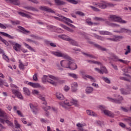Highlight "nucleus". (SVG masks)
<instances>
[{"label": "nucleus", "instance_id": "41", "mask_svg": "<svg viewBox=\"0 0 131 131\" xmlns=\"http://www.w3.org/2000/svg\"><path fill=\"white\" fill-rule=\"evenodd\" d=\"M122 38V36H115L114 38V41H118L119 39H121Z\"/></svg>", "mask_w": 131, "mask_h": 131}, {"label": "nucleus", "instance_id": "28", "mask_svg": "<svg viewBox=\"0 0 131 131\" xmlns=\"http://www.w3.org/2000/svg\"><path fill=\"white\" fill-rule=\"evenodd\" d=\"M86 113H87L88 115H90V116H97V114L96 113H94V112H93V111L87 110Z\"/></svg>", "mask_w": 131, "mask_h": 131}, {"label": "nucleus", "instance_id": "18", "mask_svg": "<svg viewBox=\"0 0 131 131\" xmlns=\"http://www.w3.org/2000/svg\"><path fill=\"white\" fill-rule=\"evenodd\" d=\"M54 2L57 6H64V5H66V2L61 0H54Z\"/></svg>", "mask_w": 131, "mask_h": 131}, {"label": "nucleus", "instance_id": "58", "mask_svg": "<svg viewBox=\"0 0 131 131\" xmlns=\"http://www.w3.org/2000/svg\"><path fill=\"white\" fill-rule=\"evenodd\" d=\"M40 121H41V122H42V123H47V122H48V120H47L43 118H41L40 119Z\"/></svg>", "mask_w": 131, "mask_h": 131}, {"label": "nucleus", "instance_id": "14", "mask_svg": "<svg viewBox=\"0 0 131 131\" xmlns=\"http://www.w3.org/2000/svg\"><path fill=\"white\" fill-rule=\"evenodd\" d=\"M30 107L31 108L33 113L34 114H37V107L33 105L32 103H30Z\"/></svg>", "mask_w": 131, "mask_h": 131}, {"label": "nucleus", "instance_id": "6", "mask_svg": "<svg viewBox=\"0 0 131 131\" xmlns=\"http://www.w3.org/2000/svg\"><path fill=\"white\" fill-rule=\"evenodd\" d=\"M10 43L13 46V48L15 51L16 52H20V50L21 49V45L20 44L12 41H10Z\"/></svg>", "mask_w": 131, "mask_h": 131}, {"label": "nucleus", "instance_id": "55", "mask_svg": "<svg viewBox=\"0 0 131 131\" xmlns=\"http://www.w3.org/2000/svg\"><path fill=\"white\" fill-rule=\"evenodd\" d=\"M16 113H17L18 116H20V117H24V116H23V114H22V113H21L20 111H17Z\"/></svg>", "mask_w": 131, "mask_h": 131}, {"label": "nucleus", "instance_id": "26", "mask_svg": "<svg viewBox=\"0 0 131 131\" xmlns=\"http://www.w3.org/2000/svg\"><path fill=\"white\" fill-rule=\"evenodd\" d=\"M18 14L20 15V16H22V17H26V18H30V15L24 12H18Z\"/></svg>", "mask_w": 131, "mask_h": 131}, {"label": "nucleus", "instance_id": "17", "mask_svg": "<svg viewBox=\"0 0 131 131\" xmlns=\"http://www.w3.org/2000/svg\"><path fill=\"white\" fill-rule=\"evenodd\" d=\"M105 24H107V25H108V26H111L112 27H119L120 26L119 25L110 23V21L108 20L105 21Z\"/></svg>", "mask_w": 131, "mask_h": 131}, {"label": "nucleus", "instance_id": "42", "mask_svg": "<svg viewBox=\"0 0 131 131\" xmlns=\"http://www.w3.org/2000/svg\"><path fill=\"white\" fill-rule=\"evenodd\" d=\"M94 37H95L96 38H97V39H100V40H104V37L99 36L96 34H94Z\"/></svg>", "mask_w": 131, "mask_h": 131}, {"label": "nucleus", "instance_id": "63", "mask_svg": "<svg viewBox=\"0 0 131 131\" xmlns=\"http://www.w3.org/2000/svg\"><path fill=\"white\" fill-rule=\"evenodd\" d=\"M83 55H85V56H86L87 57H89V58H94L93 55H92L91 54L83 53Z\"/></svg>", "mask_w": 131, "mask_h": 131}, {"label": "nucleus", "instance_id": "27", "mask_svg": "<svg viewBox=\"0 0 131 131\" xmlns=\"http://www.w3.org/2000/svg\"><path fill=\"white\" fill-rule=\"evenodd\" d=\"M0 33L1 34H2V35H4V36H6V37H8V38H11V39H13V38H14L13 36L10 35L7 33H5L4 32H1Z\"/></svg>", "mask_w": 131, "mask_h": 131}, {"label": "nucleus", "instance_id": "13", "mask_svg": "<svg viewBox=\"0 0 131 131\" xmlns=\"http://www.w3.org/2000/svg\"><path fill=\"white\" fill-rule=\"evenodd\" d=\"M24 8L28 11H33V12H38V9H36L35 7H33L31 6H25Z\"/></svg>", "mask_w": 131, "mask_h": 131}, {"label": "nucleus", "instance_id": "43", "mask_svg": "<svg viewBox=\"0 0 131 131\" xmlns=\"http://www.w3.org/2000/svg\"><path fill=\"white\" fill-rule=\"evenodd\" d=\"M94 20L95 21H106L104 18L102 17H95L94 18Z\"/></svg>", "mask_w": 131, "mask_h": 131}, {"label": "nucleus", "instance_id": "45", "mask_svg": "<svg viewBox=\"0 0 131 131\" xmlns=\"http://www.w3.org/2000/svg\"><path fill=\"white\" fill-rule=\"evenodd\" d=\"M0 40H1L2 42H4V43H5L6 46H9V43L8 42V41H7V40L3 38V37H2V36H0Z\"/></svg>", "mask_w": 131, "mask_h": 131}, {"label": "nucleus", "instance_id": "36", "mask_svg": "<svg viewBox=\"0 0 131 131\" xmlns=\"http://www.w3.org/2000/svg\"><path fill=\"white\" fill-rule=\"evenodd\" d=\"M120 32L121 33H123V32H126L127 33V32H131V30L129 29H127L124 28H121L120 29Z\"/></svg>", "mask_w": 131, "mask_h": 131}, {"label": "nucleus", "instance_id": "48", "mask_svg": "<svg viewBox=\"0 0 131 131\" xmlns=\"http://www.w3.org/2000/svg\"><path fill=\"white\" fill-rule=\"evenodd\" d=\"M14 124L15 125V128H20L21 126L19 124V123H18V121H17V120L14 121Z\"/></svg>", "mask_w": 131, "mask_h": 131}, {"label": "nucleus", "instance_id": "57", "mask_svg": "<svg viewBox=\"0 0 131 131\" xmlns=\"http://www.w3.org/2000/svg\"><path fill=\"white\" fill-rule=\"evenodd\" d=\"M31 37H33L34 38H35V39H41V38L38 36H35V35H31Z\"/></svg>", "mask_w": 131, "mask_h": 131}, {"label": "nucleus", "instance_id": "44", "mask_svg": "<svg viewBox=\"0 0 131 131\" xmlns=\"http://www.w3.org/2000/svg\"><path fill=\"white\" fill-rule=\"evenodd\" d=\"M102 79L106 82V83H111L110 80L107 77H102Z\"/></svg>", "mask_w": 131, "mask_h": 131}, {"label": "nucleus", "instance_id": "60", "mask_svg": "<svg viewBox=\"0 0 131 131\" xmlns=\"http://www.w3.org/2000/svg\"><path fill=\"white\" fill-rule=\"evenodd\" d=\"M124 81H128V82H130V81H131V77H130V78L125 77Z\"/></svg>", "mask_w": 131, "mask_h": 131}, {"label": "nucleus", "instance_id": "61", "mask_svg": "<svg viewBox=\"0 0 131 131\" xmlns=\"http://www.w3.org/2000/svg\"><path fill=\"white\" fill-rule=\"evenodd\" d=\"M64 91L66 92H68V91H69V90H70V88H69V86H67V85H66L64 86Z\"/></svg>", "mask_w": 131, "mask_h": 131}, {"label": "nucleus", "instance_id": "20", "mask_svg": "<svg viewBox=\"0 0 131 131\" xmlns=\"http://www.w3.org/2000/svg\"><path fill=\"white\" fill-rule=\"evenodd\" d=\"M9 2L15 6H20V1L19 0H9Z\"/></svg>", "mask_w": 131, "mask_h": 131}, {"label": "nucleus", "instance_id": "10", "mask_svg": "<svg viewBox=\"0 0 131 131\" xmlns=\"http://www.w3.org/2000/svg\"><path fill=\"white\" fill-rule=\"evenodd\" d=\"M89 43H90V45H94V46L95 48H97V49H98L99 50H100L101 51H107V49H106V48H104L102 47V46L98 44H96L95 43V42L93 41H90Z\"/></svg>", "mask_w": 131, "mask_h": 131}, {"label": "nucleus", "instance_id": "47", "mask_svg": "<svg viewBox=\"0 0 131 131\" xmlns=\"http://www.w3.org/2000/svg\"><path fill=\"white\" fill-rule=\"evenodd\" d=\"M80 73L83 77V78H84V79H86V78H85V76L87 75L86 74H85V72H84V71H80Z\"/></svg>", "mask_w": 131, "mask_h": 131}, {"label": "nucleus", "instance_id": "7", "mask_svg": "<svg viewBox=\"0 0 131 131\" xmlns=\"http://www.w3.org/2000/svg\"><path fill=\"white\" fill-rule=\"evenodd\" d=\"M39 9L41 10V11H45V12H48L49 13H55V11H54L52 8L47 6H40Z\"/></svg>", "mask_w": 131, "mask_h": 131}, {"label": "nucleus", "instance_id": "23", "mask_svg": "<svg viewBox=\"0 0 131 131\" xmlns=\"http://www.w3.org/2000/svg\"><path fill=\"white\" fill-rule=\"evenodd\" d=\"M103 113H104L105 115L110 116V117H113V114L111 113V112L108 110H104Z\"/></svg>", "mask_w": 131, "mask_h": 131}, {"label": "nucleus", "instance_id": "59", "mask_svg": "<svg viewBox=\"0 0 131 131\" xmlns=\"http://www.w3.org/2000/svg\"><path fill=\"white\" fill-rule=\"evenodd\" d=\"M121 109L124 112H128V110H127V108H125L123 107V106H121Z\"/></svg>", "mask_w": 131, "mask_h": 131}, {"label": "nucleus", "instance_id": "5", "mask_svg": "<svg viewBox=\"0 0 131 131\" xmlns=\"http://www.w3.org/2000/svg\"><path fill=\"white\" fill-rule=\"evenodd\" d=\"M63 67V68H69L71 70H76V69H77V65H76V63L74 62L73 59L72 61H71V63L70 66L67 67V66L64 65Z\"/></svg>", "mask_w": 131, "mask_h": 131}, {"label": "nucleus", "instance_id": "56", "mask_svg": "<svg viewBox=\"0 0 131 131\" xmlns=\"http://www.w3.org/2000/svg\"><path fill=\"white\" fill-rule=\"evenodd\" d=\"M106 98L108 99V101L112 102V103H115V99H113V98L109 97H107Z\"/></svg>", "mask_w": 131, "mask_h": 131}, {"label": "nucleus", "instance_id": "64", "mask_svg": "<svg viewBox=\"0 0 131 131\" xmlns=\"http://www.w3.org/2000/svg\"><path fill=\"white\" fill-rule=\"evenodd\" d=\"M19 68L20 69H24V66L22 62H20V64H19Z\"/></svg>", "mask_w": 131, "mask_h": 131}, {"label": "nucleus", "instance_id": "22", "mask_svg": "<svg viewBox=\"0 0 131 131\" xmlns=\"http://www.w3.org/2000/svg\"><path fill=\"white\" fill-rule=\"evenodd\" d=\"M60 26L62 27V28H64V29H66V30H67L68 31H69L70 32L73 33L74 32V31L70 28H69L68 27L63 25L61 24Z\"/></svg>", "mask_w": 131, "mask_h": 131}, {"label": "nucleus", "instance_id": "3", "mask_svg": "<svg viewBox=\"0 0 131 131\" xmlns=\"http://www.w3.org/2000/svg\"><path fill=\"white\" fill-rule=\"evenodd\" d=\"M45 77H46L48 82H49V83L53 85H56L57 83L55 82V80L57 79V78L52 75L45 76Z\"/></svg>", "mask_w": 131, "mask_h": 131}, {"label": "nucleus", "instance_id": "38", "mask_svg": "<svg viewBox=\"0 0 131 131\" xmlns=\"http://www.w3.org/2000/svg\"><path fill=\"white\" fill-rule=\"evenodd\" d=\"M91 19L90 18H88L86 19V22L87 24L88 25H89L90 26H92L93 25V23L92 21H91Z\"/></svg>", "mask_w": 131, "mask_h": 131}, {"label": "nucleus", "instance_id": "25", "mask_svg": "<svg viewBox=\"0 0 131 131\" xmlns=\"http://www.w3.org/2000/svg\"><path fill=\"white\" fill-rule=\"evenodd\" d=\"M56 97L58 100H64V96L59 92L56 93Z\"/></svg>", "mask_w": 131, "mask_h": 131}, {"label": "nucleus", "instance_id": "62", "mask_svg": "<svg viewBox=\"0 0 131 131\" xmlns=\"http://www.w3.org/2000/svg\"><path fill=\"white\" fill-rule=\"evenodd\" d=\"M6 119H2L0 118V122H1V123H3V124H5V122H6Z\"/></svg>", "mask_w": 131, "mask_h": 131}, {"label": "nucleus", "instance_id": "32", "mask_svg": "<svg viewBox=\"0 0 131 131\" xmlns=\"http://www.w3.org/2000/svg\"><path fill=\"white\" fill-rule=\"evenodd\" d=\"M52 53L56 57H63V54L59 52H52Z\"/></svg>", "mask_w": 131, "mask_h": 131}, {"label": "nucleus", "instance_id": "49", "mask_svg": "<svg viewBox=\"0 0 131 131\" xmlns=\"http://www.w3.org/2000/svg\"><path fill=\"white\" fill-rule=\"evenodd\" d=\"M76 14L77 15H79V16H81L82 17H83L84 16H85L84 13H83L82 12H81V11H77L76 12Z\"/></svg>", "mask_w": 131, "mask_h": 131}, {"label": "nucleus", "instance_id": "29", "mask_svg": "<svg viewBox=\"0 0 131 131\" xmlns=\"http://www.w3.org/2000/svg\"><path fill=\"white\" fill-rule=\"evenodd\" d=\"M68 76H70V77H72L75 79H77V78H78V76H77V75L74 73H68Z\"/></svg>", "mask_w": 131, "mask_h": 131}, {"label": "nucleus", "instance_id": "51", "mask_svg": "<svg viewBox=\"0 0 131 131\" xmlns=\"http://www.w3.org/2000/svg\"><path fill=\"white\" fill-rule=\"evenodd\" d=\"M90 8H91V9H92V10H93L95 12H100V9L96 8L95 7L91 6Z\"/></svg>", "mask_w": 131, "mask_h": 131}, {"label": "nucleus", "instance_id": "33", "mask_svg": "<svg viewBox=\"0 0 131 131\" xmlns=\"http://www.w3.org/2000/svg\"><path fill=\"white\" fill-rule=\"evenodd\" d=\"M120 91L122 95H129V94H130V92H129V91L125 92V91L124 90V89L123 88L120 89Z\"/></svg>", "mask_w": 131, "mask_h": 131}, {"label": "nucleus", "instance_id": "37", "mask_svg": "<svg viewBox=\"0 0 131 131\" xmlns=\"http://www.w3.org/2000/svg\"><path fill=\"white\" fill-rule=\"evenodd\" d=\"M85 77L89 78L90 80H91V81H93V82H96V79H95V78L93 77V76L86 75L85 76Z\"/></svg>", "mask_w": 131, "mask_h": 131}, {"label": "nucleus", "instance_id": "12", "mask_svg": "<svg viewBox=\"0 0 131 131\" xmlns=\"http://www.w3.org/2000/svg\"><path fill=\"white\" fill-rule=\"evenodd\" d=\"M66 40H68V41H70V44L72 46H76V47L78 46V43H77V41H75V40H73L72 39L70 38H67L64 39Z\"/></svg>", "mask_w": 131, "mask_h": 131}, {"label": "nucleus", "instance_id": "40", "mask_svg": "<svg viewBox=\"0 0 131 131\" xmlns=\"http://www.w3.org/2000/svg\"><path fill=\"white\" fill-rule=\"evenodd\" d=\"M114 58L118 60V61H119V62H121V63H123V64H126V61L123 60L122 59H118V57L117 56L114 55Z\"/></svg>", "mask_w": 131, "mask_h": 131}, {"label": "nucleus", "instance_id": "53", "mask_svg": "<svg viewBox=\"0 0 131 131\" xmlns=\"http://www.w3.org/2000/svg\"><path fill=\"white\" fill-rule=\"evenodd\" d=\"M33 79L34 80V81H37V73L34 74V75L33 76Z\"/></svg>", "mask_w": 131, "mask_h": 131}, {"label": "nucleus", "instance_id": "8", "mask_svg": "<svg viewBox=\"0 0 131 131\" xmlns=\"http://www.w3.org/2000/svg\"><path fill=\"white\" fill-rule=\"evenodd\" d=\"M12 93H13L18 99H20L21 100H23V96L21 94V93L19 92L18 91L15 89H12Z\"/></svg>", "mask_w": 131, "mask_h": 131}, {"label": "nucleus", "instance_id": "30", "mask_svg": "<svg viewBox=\"0 0 131 131\" xmlns=\"http://www.w3.org/2000/svg\"><path fill=\"white\" fill-rule=\"evenodd\" d=\"M99 33L102 35H110L111 34V33L107 31H99Z\"/></svg>", "mask_w": 131, "mask_h": 131}, {"label": "nucleus", "instance_id": "35", "mask_svg": "<svg viewBox=\"0 0 131 131\" xmlns=\"http://www.w3.org/2000/svg\"><path fill=\"white\" fill-rule=\"evenodd\" d=\"M85 91L86 94H91L93 91H94V88L92 87H87Z\"/></svg>", "mask_w": 131, "mask_h": 131}, {"label": "nucleus", "instance_id": "19", "mask_svg": "<svg viewBox=\"0 0 131 131\" xmlns=\"http://www.w3.org/2000/svg\"><path fill=\"white\" fill-rule=\"evenodd\" d=\"M0 28L2 29H7V28H12V25L5 24V25L2 23H0Z\"/></svg>", "mask_w": 131, "mask_h": 131}, {"label": "nucleus", "instance_id": "54", "mask_svg": "<svg viewBox=\"0 0 131 131\" xmlns=\"http://www.w3.org/2000/svg\"><path fill=\"white\" fill-rule=\"evenodd\" d=\"M72 104L75 105V106H77V100L75 99H72L71 101Z\"/></svg>", "mask_w": 131, "mask_h": 131}, {"label": "nucleus", "instance_id": "16", "mask_svg": "<svg viewBox=\"0 0 131 131\" xmlns=\"http://www.w3.org/2000/svg\"><path fill=\"white\" fill-rule=\"evenodd\" d=\"M28 84L29 85H30L31 86H32V88H40V84L38 83H33L32 82H29Z\"/></svg>", "mask_w": 131, "mask_h": 131}, {"label": "nucleus", "instance_id": "34", "mask_svg": "<svg viewBox=\"0 0 131 131\" xmlns=\"http://www.w3.org/2000/svg\"><path fill=\"white\" fill-rule=\"evenodd\" d=\"M18 28H19V29H20V30H21L22 31H24V32H23V33H25V34L30 33V31L27 30L24 28H23L20 26H19L18 27Z\"/></svg>", "mask_w": 131, "mask_h": 131}, {"label": "nucleus", "instance_id": "46", "mask_svg": "<svg viewBox=\"0 0 131 131\" xmlns=\"http://www.w3.org/2000/svg\"><path fill=\"white\" fill-rule=\"evenodd\" d=\"M62 57H63V58L64 59H67L69 61H72V58H71V57H69V56H68L67 55H65L64 54H62Z\"/></svg>", "mask_w": 131, "mask_h": 131}, {"label": "nucleus", "instance_id": "21", "mask_svg": "<svg viewBox=\"0 0 131 131\" xmlns=\"http://www.w3.org/2000/svg\"><path fill=\"white\" fill-rule=\"evenodd\" d=\"M95 5H96V6H97L98 8H100V9H106V8H107V5L103 3H97L95 4Z\"/></svg>", "mask_w": 131, "mask_h": 131}, {"label": "nucleus", "instance_id": "39", "mask_svg": "<svg viewBox=\"0 0 131 131\" xmlns=\"http://www.w3.org/2000/svg\"><path fill=\"white\" fill-rule=\"evenodd\" d=\"M67 2L70 3V4H73V5H77L78 4V2L75 0H67Z\"/></svg>", "mask_w": 131, "mask_h": 131}, {"label": "nucleus", "instance_id": "4", "mask_svg": "<svg viewBox=\"0 0 131 131\" xmlns=\"http://www.w3.org/2000/svg\"><path fill=\"white\" fill-rule=\"evenodd\" d=\"M114 97L116 98L115 99V103L116 104H122L123 101V97L122 96L118 95L117 94H114Z\"/></svg>", "mask_w": 131, "mask_h": 131}, {"label": "nucleus", "instance_id": "9", "mask_svg": "<svg viewBox=\"0 0 131 131\" xmlns=\"http://www.w3.org/2000/svg\"><path fill=\"white\" fill-rule=\"evenodd\" d=\"M60 65L62 67L66 65L68 67V66H70L71 65V60H62L60 61Z\"/></svg>", "mask_w": 131, "mask_h": 131}, {"label": "nucleus", "instance_id": "24", "mask_svg": "<svg viewBox=\"0 0 131 131\" xmlns=\"http://www.w3.org/2000/svg\"><path fill=\"white\" fill-rule=\"evenodd\" d=\"M23 90L25 95H26V96H30V91H29V89H28V88L25 87L24 88Z\"/></svg>", "mask_w": 131, "mask_h": 131}, {"label": "nucleus", "instance_id": "52", "mask_svg": "<svg viewBox=\"0 0 131 131\" xmlns=\"http://www.w3.org/2000/svg\"><path fill=\"white\" fill-rule=\"evenodd\" d=\"M64 23H66V24H67L69 26H70V27H72V28H75V26H74V25L68 23V21H66V22H64Z\"/></svg>", "mask_w": 131, "mask_h": 131}, {"label": "nucleus", "instance_id": "11", "mask_svg": "<svg viewBox=\"0 0 131 131\" xmlns=\"http://www.w3.org/2000/svg\"><path fill=\"white\" fill-rule=\"evenodd\" d=\"M78 86V85L77 84V83L74 82L71 84V90L72 92L73 93H76L77 91V87Z\"/></svg>", "mask_w": 131, "mask_h": 131}, {"label": "nucleus", "instance_id": "2", "mask_svg": "<svg viewBox=\"0 0 131 131\" xmlns=\"http://www.w3.org/2000/svg\"><path fill=\"white\" fill-rule=\"evenodd\" d=\"M57 16L58 17L54 16V18L56 20H58V21H61V22H66V21H68V22H70V23H73V21L71 20L70 18H68L61 14H58Z\"/></svg>", "mask_w": 131, "mask_h": 131}, {"label": "nucleus", "instance_id": "15", "mask_svg": "<svg viewBox=\"0 0 131 131\" xmlns=\"http://www.w3.org/2000/svg\"><path fill=\"white\" fill-rule=\"evenodd\" d=\"M0 117H3L5 119H8V115L2 108H0Z\"/></svg>", "mask_w": 131, "mask_h": 131}, {"label": "nucleus", "instance_id": "31", "mask_svg": "<svg viewBox=\"0 0 131 131\" xmlns=\"http://www.w3.org/2000/svg\"><path fill=\"white\" fill-rule=\"evenodd\" d=\"M100 70L101 71V74H104V73H105V74H107V73H108L107 69H106V67H102L100 69Z\"/></svg>", "mask_w": 131, "mask_h": 131}, {"label": "nucleus", "instance_id": "50", "mask_svg": "<svg viewBox=\"0 0 131 131\" xmlns=\"http://www.w3.org/2000/svg\"><path fill=\"white\" fill-rule=\"evenodd\" d=\"M5 122H6V123L8 124V125H10V126H13V125H14L13 124V123H12V122H11V121H10L9 120H6Z\"/></svg>", "mask_w": 131, "mask_h": 131}, {"label": "nucleus", "instance_id": "1", "mask_svg": "<svg viewBox=\"0 0 131 131\" xmlns=\"http://www.w3.org/2000/svg\"><path fill=\"white\" fill-rule=\"evenodd\" d=\"M110 18H111L110 21L112 22H119L121 24H125L127 23L126 21L122 19L121 17H118L116 15H110Z\"/></svg>", "mask_w": 131, "mask_h": 131}]
</instances>
